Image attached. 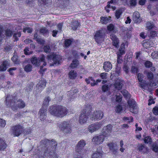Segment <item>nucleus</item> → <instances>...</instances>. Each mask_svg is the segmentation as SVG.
<instances>
[{
    "mask_svg": "<svg viewBox=\"0 0 158 158\" xmlns=\"http://www.w3.org/2000/svg\"><path fill=\"white\" fill-rule=\"evenodd\" d=\"M15 100V98L10 95H7L6 98L7 105L11 106L13 110H16L18 108H23L25 106V103L23 100H19L16 102Z\"/></svg>",
    "mask_w": 158,
    "mask_h": 158,
    "instance_id": "obj_1",
    "label": "nucleus"
},
{
    "mask_svg": "<svg viewBox=\"0 0 158 158\" xmlns=\"http://www.w3.org/2000/svg\"><path fill=\"white\" fill-rule=\"evenodd\" d=\"M50 114L55 116L62 118L66 115L68 110L64 107L61 106H53L50 107Z\"/></svg>",
    "mask_w": 158,
    "mask_h": 158,
    "instance_id": "obj_2",
    "label": "nucleus"
},
{
    "mask_svg": "<svg viewBox=\"0 0 158 158\" xmlns=\"http://www.w3.org/2000/svg\"><path fill=\"white\" fill-rule=\"evenodd\" d=\"M92 110L91 107L90 105L86 106L85 109L81 114L79 121L81 124L86 123L88 118V116Z\"/></svg>",
    "mask_w": 158,
    "mask_h": 158,
    "instance_id": "obj_3",
    "label": "nucleus"
},
{
    "mask_svg": "<svg viewBox=\"0 0 158 158\" xmlns=\"http://www.w3.org/2000/svg\"><path fill=\"white\" fill-rule=\"evenodd\" d=\"M59 127L64 133L69 134L72 131L71 125L69 121H64L59 125Z\"/></svg>",
    "mask_w": 158,
    "mask_h": 158,
    "instance_id": "obj_4",
    "label": "nucleus"
},
{
    "mask_svg": "<svg viewBox=\"0 0 158 158\" xmlns=\"http://www.w3.org/2000/svg\"><path fill=\"white\" fill-rule=\"evenodd\" d=\"M45 56L44 55H42L38 59L36 57H32L31 59V61L33 65L37 66L40 65L41 62H44L43 65L45 66L46 65V63L45 61Z\"/></svg>",
    "mask_w": 158,
    "mask_h": 158,
    "instance_id": "obj_5",
    "label": "nucleus"
},
{
    "mask_svg": "<svg viewBox=\"0 0 158 158\" xmlns=\"http://www.w3.org/2000/svg\"><path fill=\"white\" fill-rule=\"evenodd\" d=\"M54 6L62 9L68 6L69 3V0H54Z\"/></svg>",
    "mask_w": 158,
    "mask_h": 158,
    "instance_id": "obj_6",
    "label": "nucleus"
},
{
    "mask_svg": "<svg viewBox=\"0 0 158 158\" xmlns=\"http://www.w3.org/2000/svg\"><path fill=\"white\" fill-rule=\"evenodd\" d=\"M105 35V31L103 30L97 31L94 36V39L99 44L103 40V38Z\"/></svg>",
    "mask_w": 158,
    "mask_h": 158,
    "instance_id": "obj_7",
    "label": "nucleus"
},
{
    "mask_svg": "<svg viewBox=\"0 0 158 158\" xmlns=\"http://www.w3.org/2000/svg\"><path fill=\"white\" fill-rule=\"evenodd\" d=\"M86 144L85 141L83 139L81 140L77 143L75 148V150L77 152L81 155L83 153L84 147Z\"/></svg>",
    "mask_w": 158,
    "mask_h": 158,
    "instance_id": "obj_8",
    "label": "nucleus"
},
{
    "mask_svg": "<svg viewBox=\"0 0 158 158\" xmlns=\"http://www.w3.org/2000/svg\"><path fill=\"white\" fill-rule=\"evenodd\" d=\"M103 115V113L102 111H95L91 114L90 119L92 121L100 120L102 118Z\"/></svg>",
    "mask_w": 158,
    "mask_h": 158,
    "instance_id": "obj_9",
    "label": "nucleus"
},
{
    "mask_svg": "<svg viewBox=\"0 0 158 158\" xmlns=\"http://www.w3.org/2000/svg\"><path fill=\"white\" fill-rule=\"evenodd\" d=\"M112 127L110 124L104 127L102 130V134L105 137H108L110 135V133L112 131Z\"/></svg>",
    "mask_w": 158,
    "mask_h": 158,
    "instance_id": "obj_10",
    "label": "nucleus"
},
{
    "mask_svg": "<svg viewBox=\"0 0 158 158\" xmlns=\"http://www.w3.org/2000/svg\"><path fill=\"white\" fill-rule=\"evenodd\" d=\"M23 128V127L19 125L13 126L12 128V133L14 136H18L22 133Z\"/></svg>",
    "mask_w": 158,
    "mask_h": 158,
    "instance_id": "obj_11",
    "label": "nucleus"
},
{
    "mask_svg": "<svg viewBox=\"0 0 158 158\" xmlns=\"http://www.w3.org/2000/svg\"><path fill=\"white\" fill-rule=\"evenodd\" d=\"M105 137L102 135L94 136L92 139V142L95 144H99L102 143Z\"/></svg>",
    "mask_w": 158,
    "mask_h": 158,
    "instance_id": "obj_12",
    "label": "nucleus"
},
{
    "mask_svg": "<svg viewBox=\"0 0 158 158\" xmlns=\"http://www.w3.org/2000/svg\"><path fill=\"white\" fill-rule=\"evenodd\" d=\"M102 125V122H99L96 124H91L88 127V130L89 132L92 133L99 129Z\"/></svg>",
    "mask_w": 158,
    "mask_h": 158,
    "instance_id": "obj_13",
    "label": "nucleus"
},
{
    "mask_svg": "<svg viewBox=\"0 0 158 158\" xmlns=\"http://www.w3.org/2000/svg\"><path fill=\"white\" fill-rule=\"evenodd\" d=\"M47 59L48 60H52L55 64H59L61 59V56L60 55L53 54L47 56Z\"/></svg>",
    "mask_w": 158,
    "mask_h": 158,
    "instance_id": "obj_14",
    "label": "nucleus"
},
{
    "mask_svg": "<svg viewBox=\"0 0 158 158\" xmlns=\"http://www.w3.org/2000/svg\"><path fill=\"white\" fill-rule=\"evenodd\" d=\"M46 108L43 107H42L39 112V118L40 120H44L46 117Z\"/></svg>",
    "mask_w": 158,
    "mask_h": 158,
    "instance_id": "obj_15",
    "label": "nucleus"
},
{
    "mask_svg": "<svg viewBox=\"0 0 158 158\" xmlns=\"http://www.w3.org/2000/svg\"><path fill=\"white\" fill-rule=\"evenodd\" d=\"M128 103L130 108V111L135 113V112L134 111L137 108L135 102L134 100H130L128 101Z\"/></svg>",
    "mask_w": 158,
    "mask_h": 158,
    "instance_id": "obj_16",
    "label": "nucleus"
},
{
    "mask_svg": "<svg viewBox=\"0 0 158 158\" xmlns=\"http://www.w3.org/2000/svg\"><path fill=\"white\" fill-rule=\"evenodd\" d=\"M52 2V0H38V5L41 7L45 8L51 5Z\"/></svg>",
    "mask_w": 158,
    "mask_h": 158,
    "instance_id": "obj_17",
    "label": "nucleus"
},
{
    "mask_svg": "<svg viewBox=\"0 0 158 158\" xmlns=\"http://www.w3.org/2000/svg\"><path fill=\"white\" fill-rule=\"evenodd\" d=\"M124 81L123 80H117L114 84L115 88L118 90L121 89L124 85Z\"/></svg>",
    "mask_w": 158,
    "mask_h": 158,
    "instance_id": "obj_18",
    "label": "nucleus"
},
{
    "mask_svg": "<svg viewBox=\"0 0 158 158\" xmlns=\"http://www.w3.org/2000/svg\"><path fill=\"white\" fill-rule=\"evenodd\" d=\"M108 146L109 147L110 151L111 153L115 155L118 154V149L117 147H115L114 146V144L113 143H109L107 144Z\"/></svg>",
    "mask_w": 158,
    "mask_h": 158,
    "instance_id": "obj_19",
    "label": "nucleus"
},
{
    "mask_svg": "<svg viewBox=\"0 0 158 158\" xmlns=\"http://www.w3.org/2000/svg\"><path fill=\"white\" fill-rule=\"evenodd\" d=\"M140 15L139 13L137 11H135L133 15V20L135 23H139L140 22L139 18Z\"/></svg>",
    "mask_w": 158,
    "mask_h": 158,
    "instance_id": "obj_20",
    "label": "nucleus"
},
{
    "mask_svg": "<svg viewBox=\"0 0 158 158\" xmlns=\"http://www.w3.org/2000/svg\"><path fill=\"white\" fill-rule=\"evenodd\" d=\"M103 68L106 72H108L112 68V64L109 61H105L103 63Z\"/></svg>",
    "mask_w": 158,
    "mask_h": 158,
    "instance_id": "obj_21",
    "label": "nucleus"
},
{
    "mask_svg": "<svg viewBox=\"0 0 158 158\" xmlns=\"http://www.w3.org/2000/svg\"><path fill=\"white\" fill-rule=\"evenodd\" d=\"M137 148V150L139 151L144 153L147 152L148 150L147 147L145 146L144 144H139Z\"/></svg>",
    "mask_w": 158,
    "mask_h": 158,
    "instance_id": "obj_22",
    "label": "nucleus"
},
{
    "mask_svg": "<svg viewBox=\"0 0 158 158\" xmlns=\"http://www.w3.org/2000/svg\"><path fill=\"white\" fill-rule=\"evenodd\" d=\"M100 150H97L95 153L93 154L92 158H101L103 155V152L101 148H99Z\"/></svg>",
    "mask_w": 158,
    "mask_h": 158,
    "instance_id": "obj_23",
    "label": "nucleus"
},
{
    "mask_svg": "<svg viewBox=\"0 0 158 158\" xmlns=\"http://www.w3.org/2000/svg\"><path fill=\"white\" fill-rule=\"evenodd\" d=\"M46 85L45 80L41 79L37 84L36 86L39 90H41L45 87Z\"/></svg>",
    "mask_w": 158,
    "mask_h": 158,
    "instance_id": "obj_24",
    "label": "nucleus"
},
{
    "mask_svg": "<svg viewBox=\"0 0 158 158\" xmlns=\"http://www.w3.org/2000/svg\"><path fill=\"white\" fill-rule=\"evenodd\" d=\"M144 73L146 75L148 79L150 82L153 80L154 78V75L152 72L146 70L144 72Z\"/></svg>",
    "mask_w": 158,
    "mask_h": 158,
    "instance_id": "obj_25",
    "label": "nucleus"
},
{
    "mask_svg": "<svg viewBox=\"0 0 158 158\" xmlns=\"http://www.w3.org/2000/svg\"><path fill=\"white\" fill-rule=\"evenodd\" d=\"M115 2L113 0H111L110 2H108V4L105 8L106 10H108L106 8L108 9H112L113 10H115L116 9L115 6H114Z\"/></svg>",
    "mask_w": 158,
    "mask_h": 158,
    "instance_id": "obj_26",
    "label": "nucleus"
},
{
    "mask_svg": "<svg viewBox=\"0 0 158 158\" xmlns=\"http://www.w3.org/2000/svg\"><path fill=\"white\" fill-rule=\"evenodd\" d=\"M8 62L6 60L3 61L2 64L0 66V71H4L7 69V66L8 65Z\"/></svg>",
    "mask_w": 158,
    "mask_h": 158,
    "instance_id": "obj_27",
    "label": "nucleus"
},
{
    "mask_svg": "<svg viewBox=\"0 0 158 158\" xmlns=\"http://www.w3.org/2000/svg\"><path fill=\"white\" fill-rule=\"evenodd\" d=\"M69 76L71 79H75L77 76V73L76 71L72 70L69 72Z\"/></svg>",
    "mask_w": 158,
    "mask_h": 158,
    "instance_id": "obj_28",
    "label": "nucleus"
},
{
    "mask_svg": "<svg viewBox=\"0 0 158 158\" xmlns=\"http://www.w3.org/2000/svg\"><path fill=\"white\" fill-rule=\"evenodd\" d=\"M6 145L5 142L0 138V151L4 150L6 148Z\"/></svg>",
    "mask_w": 158,
    "mask_h": 158,
    "instance_id": "obj_29",
    "label": "nucleus"
},
{
    "mask_svg": "<svg viewBox=\"0 0 158 158\" xmlns=\"http://www.w3.org/2000/svg\"><path fill=\"white\" fill-rule=\"evenodd\" d=\"M78 90L77 89H74L73 90H71L68 92V96L71 98H73L75 96V94L78 92Z\"/></svg>",
    "mask_w": 158,
    "mask_h": 158,
    "instance_id": "obj_30",
    "label": "nucleus"
},
{
    "mask_svg": "<svg viewBox=\"0 0 158 158\" xmlns=\"http://www.w3.org/2000/svg\"><path fill=\"white\" fill-rule=\"evenodd\" d=\"M124 45L123 44H122L121 45L120 48L119 49V52L118 53L117 55L122 56V55L124 54Z\"/></svg>",
    "mask_w": 158,
    "mask_h": 158,
    "instance_id": "obj_31",
    "label": "nucleus"
},
{
    "mask_svg": "<svg viewBox=\"0 0 158 158\" xmlns=\"http://www.w3.org/2000/svg\"><path fill=\"white\" fill-rule=\"evenodd\" d=\"M79 64V61L76 59L73 60L71 64L70 67L71 68L77 67Z\"/></svg>",
    "mask_w": 158,
    "mask_h": 158,
    "instance_id": "obj_32",
    "label": "nucleus"
},
{
    "mask_svg": "<svg viewBox=\"0 0 158 158\" xmlns=\"http://www.w3.org/2000/svg\"><path fill=\"white\" fill-rule=\"evenodd\" d=\"M34 39L38 43L40 44H42L43 40L40 38L39 36H38L37 33H35L34 35Z\"/></svg>",
    "mask_w": 158,
    "mask_h": 158,
    "instance_id": "obj_33",
    "label": "nucleus"
},
{
    "mask_svg": "<svg viewBox=\"0 0 158 158\" xmlns=\"http://www.w3.org/2000/svg\"><path fill=\"white\" fill-rule=\"evenodd\" d=\"M32 66L31 64H28L24 68V69L27 72H31L32 70Z\"/></svg>",
    "mask_w": 158,
    "mask_h": 158,
    "instance_id": "obj_34",
    "label": "nucleus"
},
{
    "mask_svg": "<svg viewBox=\"0 0 158 158\" xmlns=\"http://www.w3.org/2000/svg\"><path fill=\"white\" fill-rule=\"evenodd\" d=\"M51 100V99L49 97H47L45 98L43 102V105L44 106H46L49 104V102Z\"/></svg>",
    "mask_w": 158,
    "mask_h": 158,
    "instance_id": "obj_35",
    "label": "nucleus"
},
{
    "mask_svg": "<svg viewBox=\"0 0 158 158\" xmlns=\"http://www.w3.org/2000/svg\"><path fill=\"white\" fill-rule=\"evenodd\" d=\"M110 19L107 17H102L101 18L100 21L102 24H106L108 23Z\"/></svg>",
    "mask_w": 158,
    "mask_h": 158,
    "instance_id": "obj_36",
    "label": "nucleus"
},
{
    "mask_svg": "<svg viewBox=\"0 0 158 158\" xmlns=\"http://www.w3.org/2000/svg\"><path fill=\"white\" fill-rule=\"evenodd\" d=\"M144 141L145 143L151 144L152 142V139L150 136H147L144 138Z\"/></svg>",
    "mask_w": 158,
    "mask_h": 158,
    "instance_id": "obj_37",
    "label": "nucleus"
},
{
    "mask_svg": "<svg viewBox=\"0 0 158 158\" xmlns=\"http://www.w3.org/2000/svg\"><path fill=\"white\" fill-rule=\"evenodd\" d=\"M40 32L44 35H46L48 33V31L45 27L43 28L40 29Z\"/></svg>",
    "mask_w": 158,
    "mask_h": 158,
    "instance_id": "obj_38",
    "label": "nucleus"
},
{
    "mask_svg": "<svg viewBox=\"0 0 158 158\" xmlns=\"http://www.w3.org/2000/svg\"><path fill=\"white\" fill-rule=\"evenodd\" d=\"M131 71L133 73H137L138 71V69L137 66L132 65L131 68Z\"/></svg>",
    "mask_w": 158,
    "mask_h": 158,
    "instance_id": "obj_39",
    "label": "nucleus"
},
{
    "mask_svg": "<svg viewBox=\"0 0 158 158\" xmlns=\"http://www.w3.org/2000/svg\"><path fill=\"white\" fill-rule=\"evenodd\" d=\"M72 29L73 30H76L79 25V23L77 21H74L73 23Z\"/></svg>",
    "mask_w": 158,
    "mask_h": 158,
    "instance_id": "obj_40",
    "label": "nucleus"
},
{
    "mask_svg": "<svg viewBox=\"0 0 158 158\" xmlns=\"http://www.w3.org/2000/svg\"><path fill=\"white\" fill-rule=\"evenodd\" d=\"M121 92L123 95L127 98H129L130 97V95L128 93V92L126 90H123L121 91Z\"/></svg>",
    "mask_w": 158,
    "mask_h": 158,
    "instance_id": "obj_41",
    "label": "nucleus"
},
{
    "mask_svg": "<svg viewBox=\"0 0 158 158\" xmlns=\"http://www.w3.org/2000/svg\"><path fill=\"white\" fill-rule=\"evenodd\" d=\"M12 61L16 64H18L19 63V59H18V56L16 55H14L12 58Z\"/></svg>",
    "mask_w": 158,
    "mask_h": 158,
    "instance_id": "obj_42",
    "label": "nucleus"
},
{
    "mask_svg": "<svg viewBox=\"0 0 158 158\" xmlns=\"http://www.w3.org/2000/svg\"><path fill=\"white\" fill-rule=\"evenodd\" d=\"M123 68L124 71H125L126 73H128L129 71V68L127 63H124Z\"/></svg>",
    "mask_w": 158,
    "mask_h": 158,
    "instance_id": "obj_43",
    "label": "nucleus"
},
{
    "mask_svg": "<svg viewBox=\"0 0 158 158\" xmlns=\"http://www.w3.org/2000/svg\"><path fill=\"white\" fill-rule=\"evenodd\" d=\"M152 149L155 152H158V146L156 143H154L152 145Z\"/></svg>",
    "mask_w": 158,
    "mask_h": 158,
    "instance_id": "obj_44",
    "label": "nucleus"
},
{
    "mask_svg": "<svg viewBox=\"0 0 158 158\" xmlns=\"http://www.w3.org/2000/svg\"><path fill=\"white\" fill-rule=\"evenodd\" d=\"M50 143V141L48 139H45L42 140L40 142L42 145H45Z\"/></svg>",
    "mask_w": 158,
    "mask_h": 158,
    "instance_id": "obj_45",
    "label": "nucleus"
},
{
    "mask_svg": "<svg viewBox=\"0 0 158 158\" xmlns=\"http://www.w3.org/2000/svg\"><path fill=\"white\" fill-rule=\"evenodd\" d=\"M152 63L149 61H147L145 62L144 65L145 67L148 68H149L152 66Z\"/></svg>",
    "mask_w": 158,
    "mask_h": 158,
    "instance_id": "obj_46",
    "label": "nucleus"
},
{
    "mask_svg": "<svg viewBox=\"0 0 158 158\" xmlns=\"http://www.w3.org/2000/svg\"><path fill=\"white\" fill-rule=\"evenodd\" d=\"M5 34L6 36H10L12 35L13 33L11 30L7 29L5 31Z\"/></svg>",
    "mask_w": 158,
    "mask_h": 158,
    "instance_id": "obj_47",
    "label": "nucleus"
},
{
    "mask_svg": "<svg viewBox=\"0 0 158 158\" xmlns=\"http://www.w3.org/2000/svg\"><path fill=\"white\" fill-rule=\"evenodd\" d=\"M124 145L123 142V140H121L120 142V147L121 148L119 150L120 151L122 152H124V150H125V149L123 147V146Z\"/></svg>",
    "mask_w": 158,
    "mask_h": 158,
    "instance_id": "obj_48",
    "label": "nucleus"
},
{
    "mask_svg": "<svg viewBox=\"0 0 158 158\" xmlns=\"http://www.w3.org/2000/svg\"><path fill=\"white\" fill-rule=\"evenodd\" d=\"M4 33L3 28L2 27H0V41H1L2 38L4 36L3 34Z\"/></svg>",
    "mask_w": 158,
    "mask_h": 158,
    "instance_id": "obj_49",
    "label": "nucleus"
},
{
    "mask_svg": "<svg viewBox=\"0 0 158 158\" xmlns=\"http://www.w3.org/2000/svg\"><path fill=\"white\" fill-rule=\"evenodd\" d=\"M6 121L2 119H0V128L4 127L6 125Z\"/></svg>",
    "mask_w": 158,
    "mask_h": 158,
    "instance_id": "obj_50",
    "label": "nucleus"
},
{
    "mask_svg": "<svg viewBox=\"0 0 158 158\" xmlns=\"http://www.w3.org/2000/svg\"><path fill=\"white\" fill-rule=\"evenodd\" d=\"M21 35V34L20 32H18L14 34L13 37L14 38L15 41H17L18 40V37H20Z\"/></svg>",
    "mask_w": 158,
    "mask_h": 158,
    "instance_id": "obj_51",
    "label": "nucleus"
},
{
    "mask_svg": "<svg viewBox=\"0 0 158 158\" xmlns=\"http://www.w3.org/2000/svg\"><path fill=\"white\" fill-rule=\"evenodd\" d=\"M157 36V33L156 31H152L150 32V36L151 38H153Z\"/></svg>",
    "mask_w": 158,
    "mask_h": 158,
    "instance_id": "obj_52",
    "label": "nucleus"
},
{
    "mask_svg": "<svg viewBox=\"0 0 158 158\" xmlns=\"http://www.w3.org/2000/svg\"><path fill=\"white\" fill-rule=\"evenodd\" d=\"M72 41L70 40L67 39L65 41L64 45L66 47H69L71 44Z\"/></svg>",
    "mask_w": 158,
    "mask_h": 158,
    "instance_id": "obj_53",
    "label": "nucleus"
},
{
    "mask_svg": "<svg viewBox=\"0 0 158 158\" xmlns=\"http://www.w3.org/2000/svg\"><path fill=\"white\" fill-rule=\"evenodd\" d=\"M122 14L121 10H116L115 13V16L117 19H119Z\"/></svg>",
    "mask_w": 158,
    "mask_h": 158,
    "instance_id": "obj_54",
    "label": "nucleus"
},
{
    "mask_svg": "<svg viewBox=\"0 0 158 158\" xmlns=\"http://www.w3.org/2000/svg\"><path fill=\"white\" fill-rule=\"evenodd\" d=\"M44 65H43L40 66V70L39 71V72L41 74H43L46 70V68H44Z\"/></svg>",
    "mask_w": 158,
    "mask_h": 158,
    "instance_id": "obj_55",
    "label": "nucleus"
},
{
    "mask_svg": "<svg viewBox=\"0 0 158 158\" xmlns=\"http://www.w3.org/2000/svg\"><path fill=\"white\" fill-rule=\"evenodd\" d=\"M152 112L154 114L156 115H158V106H155L152 110Z\"/></svg>",
    "mask_w": 158,
    "mask_h": 158,
    "instance_id": "obj_56",
    "label": "nucleus"
},
{
    "mask_svg": "<svg viewBox=\"0 0 158 158\" xmlns=\"http://www.w3.org/2000/svg\"><path fill=\"white\" fill-rule=\"evenodd\" d=\"M122 110V106L120 105H118L116 106L115 110L117 113H120Z\"/></svg>",
    "mask_w": 158,
    "mask_h": 158,
    "instance_id": "obj_57",
    "label": "nucleus"
},
{
    "mask_svg": "<svg viewBox=\"0 0 158 158\" xmlns=\"http://www.w3.org/2000/svg\"><path fill=\"white\" fill-rule=\"evenodd\" d=\"M34 0H27L26 1V3L30 6H32L33 4H34Z\"/></svg>",
    "mask_w": 158,
    "mask_h": 158,
    "instance_id": "obj_58",
    "label": "nucleus"
},
{
    "mask_svg": "<svg viewBox=\"0 0 158 158\" xmlns=\"http://www.w3.org/2000/svg\"><path fill=\"white\" fill-rule=\"evenodd\" d=\"M44 52L47 53L50 52L51 51L50 47L48 45L44 46Z\"/></svg>",
    "mask_w": 158,
    "mask_h": 158,
    "instance_id": "obj_59",
    "label": "nucleus"
},
{
    "mask_svg": "<svg viewBox=\"0 0 158 158\" xmlns=\"http://www.w3.org/2000/svg\"><path fill=\"white\" fill-rule=\"evenodd\" d=\"M108 31H111L114 29V26L112 24H110L107 27Z\"/></svg>",
    "mask_w": 158,
    "mask_h": 158,
    "instance_id": "obj_60",
    "label": "nucleus"
},
{
    "mask_svg": "<svg viewBox=\"0 0 158 158\" xmlns=\"http://www.w3.org/2000/svg\"><path fill=\"white\" fill-rule=\"evenodd\" d=\"M137 77L138 80L139 81L141 82L143 80V74L139 73H138L137 75Z\"/></svg>",
    "mask_w": 158,
    "mask_h": 158,
    "instance_id": "obj_61",
    "label": "nucleus"
},
{
    "mask_svg": "<svg viewBox=\"0 0 158 158\" xmlns=\"http://www.w3.org/2000/svg\"><path fill=\"white\" fill-rule=\"evenodd\" d=\"M146 26L147 28L149 30L151 29L153 27V25L149 22L147 23Z\"/></svg>",
    "mask_w": 158,
    "mask_h": 158,
    "instance_id": "obj_62",
    "label": "nucleus"
},
{
    "mask_svg": "<svg viewBox=\"0 0 158 158\" xmlns=\"http://www.w3.org/2000/svg\"><path fill=\"white\" fill-rule=\"evenodd\" d=\"M107 73H103L100 74V76L102 79H106L107 78Z\"/></svg>",
    "mask_w": 158,
    "mask_h": 158,
    "instance_id": "obj_63",
    "label": "nucleus"
},
{
    "mask_svg": "<svg viewBox=\"0 0 158 158\" xmlns=\"http://www.w3.org/2000/svg\"><path fill=\"white\" fill-rule=\"evenodd\" d=\"M108 85H104L102 86V89L103 92H105L108 90Z\"/></svg>",
    "mask_w": 158,
    "mask_h": 158,
    "instance_id": "obj_64",
    "label": "nucleus"
}]
</instances>
